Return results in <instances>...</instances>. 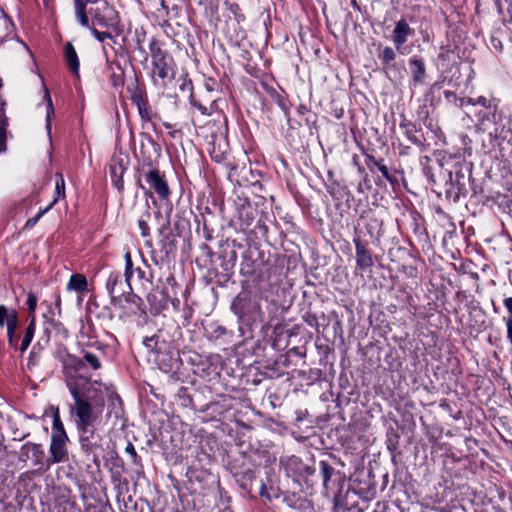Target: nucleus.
I'll return each mask as SVG.
<instances>
[{
  "mask_svg": "<svg viewBox=\"0 0 512 512\" xmlns=\"http://www.w3.org/2000/svg\"><path fill=\"white\" fill-rule=\"evenodd\" d=\"M56 183H55V197L53 201L49 204L51 208L60 200L65 198V180L63 174L61 172L56 173Z\"/></svg>",
  "mask_w": 512,
  "mask_h": 512,
  "instance_id": "4be33fe9",
  "label": "nucleus"
},
{
  "mask_svg": "<svg viewBox=\"0 0 512 512\" xmlns=\"http://www.w3.org/2000/svg\"><path fill=\"white\" fill-rule=\"evenodd\" d=\"M55 358L62 364L65 383L73 399V403L69 405V413L78 432L94 435L105 407L102 383L83 375V362L69 353L66 347H58Z\"/></svg>",
  "mask_w": 512,
  "mask_h": 512,
  "instance_id": "f257e3e1",
  "label": "nucleus"
},
{
  "mask_svg": "<svg viewBox=\"0 0 512 512\" xmlns=\"http://www.w3.org/2000/svg\"><path fill=\"white\" fill-rule=\"evenodd\" d=\"M461 105H472L475 106V99L471 97L461 99Z\"/></svg>",
  "mask_w": 512,
  "mask_h": 512,
  "instance_id": "a18cd8bd",
  "label": "nucleus"
},
{
  "mask_svg": "<svg viewBox=\"0 0 512 512\" xmlns=\"http://www.w3.org/2000/svg\"><path fill=\"white\" fill-rule=\"evenodd\" d=\"M67 441L68 436L66 432L61 431L58 434L51 435V443L49 447L50 456L46 460L48 467L52 464L65 462L68 460V452L66 449Z\"/></svg>",
  "mask_w": 512,
  "mask_h": 512,
  "instance_id": "423d86ee",
  "label": "nucleus"
},
{
  "mask_svg": "<svg viewBox=\"0 0 512 512\" xmlns=\"http://www.w3.org/2000/svg\"><path fill=\"white\" fill-rule=\"evenodd\" d=\"M256 209L250 205L242 206L239 210V219L243 229L249 228L255 219Z\"/></svg>",
  "mask_w": 512,
  "mask_h": 512,
  "instance_id": "6ab92c4d",
  "label": "nucleus"
},
{
  "mask_svg": "<svg viewBox=\"0 0 512 512\" xmlns=\"http://www.w3.org/2000/svg\"><path fill=\"white\" fill-rule=\"evenodd\" d=\"M152 63V79L156 85L166 87L175 77L174 59L162 48L160 43L153 39L149 44Z\"/></svg>",
  "mask_w": 512,
  "mask_h": 512,
  "instance_id": "20e7f679",
  "label": "nucleus"
},
{
  "mask_svg": "<svg viewBox=\"0 0 512 512\" xmlns=\"http://www.w3.org/2000/svg\"><path fill=\"white\" fill-rule=\"evenodd\" d=\"M503 303L509 313V317L507 319H512V297L505 298Z\"/></svg>",
  "mask_w": 512,
  "mask_h": 512,
  "instance_id": "79ce46f5",
  "label": "nucleus"
},
{
  "mask_svg": "<svg viewBox=\"0 0 512 512\" xmlns=\"http://www.w3.org/2000/svg\"><path fill=\"white\" fill-rule=\"evenodd\" d=\"M145 180L148 188L138 180V186L144 191L146 196L151 197L153 193L157 194L160 200H168L171 194L168 183L163 174L158 169H150L145 173Z\"/></svg>",
  "mask_w": 512,
  "mask_h": 512,
  "instance_id": "39448f33",
  "label": "nucleus"
},
{
  "mask_svg": "<svg viewBox=\"0 0 512 512\" xmlns=\"http://www.w3.org/2000/svg\"><path fill=\"white\" fill-rule=\"evenodd\" d=\"M91 32L99 42H104L106 39H113V36L109 32H101L95 28L91 29Z\"/></svg>",
  "mask_w": 512,
  "mask_h": 512,
  "instance_id": "c9c22d12",
  "label": "nucleus"
},
{
  "mask_svg": "<svg viewBox=\"0 0 512 512\" xmlns=\"http://www.w3.org/2000/svg\"><path fill=\"white\" fill-rule=\"evenodd\" d=\"M314 471L315 470L312 469V468H309V467L306 468V472H307L308 475H312L314 473Z\"/></svg>",
  "mask_w": 512,
  "mask_h": 512,
  "instance_id": "3c124183",
  "label": "nucleus"
},
{
  "mask_svg": "<svg viewBox=\"0 0 512 512\" xmlns=\"http://www.w3.org/2000/svg\"><path fill=\"white\" fill-rule=\"evenodd\" d=\"M35 329H36L35 316H33L31 321L29 322L28 326L26 327L25 334L22 338L21 345L19 347V350L21 353H24L28 349L29 345L31 344V341L34 337Z\"/></svg>",
  "mask_w": 512,
  "mask_h": 512,
  "instance_id": "aec40b11",
  "label": "nucleus"
},
{
  "mask_svg": "<svg viewBox=\"0 0 512 512\" xmlns=\"http://www.w3.org/2000/svg\"><path fill=\"white\" fill-rule=\"evenodd\" d=\"M501 34H502L501 29H496L492 32L491 37H490V44H491L492 48L498 52L503 51V44H502V40L500 38Z\"/></svg>",
  "mask_w": 512,
  "mask_h": 512,
  "instance_id": "c85d7f7f",
  "label": "nucleus"
},
{
  "mask_svg": "<svg viewBox=\"0 0 512 512\" xmlns=\"http://www.w3.org/2000/svg\"><path fill=\"white\" fill-rule=\"evenodd\" d=\"M20 461L32 460L34 466H42L45 460V452L42 445L35 443H26L20 449Z\"/></svg>",
  "mask_w": 512,
  "mask_h": 512,
  "instance_id": "0eeeda50",
  "label": "nucleus"
},
{
  "mask_svg": "<svg viewBox=\"0 0 512 512\" xmlns=\"http://www.w3.org/2000/svg\"><path fill=\"white\" fill-rule=\"evenodd\" d=\"M57 305H60V298H57Z\"/></svg>",
  "mask_w": 512,
  "mask_h": 512,
  "instance_id": "13d9d810",
  "label": "nucleus"
},
{
  "mask_svg": "<svg viewBox=\"0 0 512 512\" xmlns=\"http://www.w3.org/2000/svg\"><path fill=\"white\" fill-rule=\"evenodd\" d=\"M400 128L403 130L404 135L407 137V139L410 141V143L416 144V145L421 144V140L418 139V137L416 136L417 130L413 123L404 119L400 123Z\"/></svg>",
  "mask_w": 512,
  "mask_h": 512,
  "instance_id": "412c9836",
  "label": "nucleus"
},
{
  "mask_svg": "<svg viewBox=\"0 0 512 512\" xmlns=\"http://www.w3.org/2000/svg\"><path fill=\"white\" fill-rule=\"evenodd\" d=\"M319 470L323 480V486L325 489H328L329 481L332 475L334 474L335 470L327 461L324 460H321L319 462Z\"/></svg>",
  "mask_w": 512,
  "mask_h": 512,
  "instance_id": "b1692460",
  "label": "nucleus"
},
{
  "mask_svg": "<svg viewBox=\"0 0 512 512\" xmlns=\"http://www.w3.org/2000/svg\"><path fill=\"white\" fill-rule=\"evenodd\" d=\"M356 250V263L357 267L361 270L369 269L373 266V258L370 251L361 242L360 237H356L353 240Z\"/></svg>",
  "mask_w": 512,
  "mask_h": 512,
  "instance_id": "1a4fd4ad",
  "label": "nucleus"
},
{
  "mask_svg": "<svg viewBox=\"0 0 512 512\" xmlns=\"http://www.w3.org/2000/svg\"><path fill=\"white\" fill-rule=\"evenodd\" d=\"M51 209V205H48L46 208L40 210L36 216L28 219L24 225V229H31L33 228L36 223L40 220V218L47 213Z\"/></svg>",
  "mask_w": 512,
  "mask_h": 512,
  "instance_id": "2f4dec72",
  "label": "nucleus"
},
{
  "mask_svg": "<svg viewBox=\"0 0 512 512\" xmlns=\"http://www.w3.org/2000/svg\"><path fill=\"white\" fill-rule=\"evenodd\" d=\"M88 289V282L86 277L83 274H73L69 282L67 284V290L69 291H77V292H84Z\"/></svg>",
  "mask_w": 512,
  "mask_h": 512,
  "instance_id": "a211bd4d",
  "label": "nucleus"
},
{
  "mask_svg": "<svg viewBox=\"0 0 512 512\" xmlns=\"http://www.w3.org/2000/svg\"><path fill=\"white\" fill-rule=\"evenodd\" d=\"M125 451H126V453H128L131 456L133 463H135V464L139 463V457H138L135 447L133 446L132 443H130V442L128 443V445L125 448Z\"/></svg>",
  "mask_w": 512,
  "mask_h": 512,
  "instance_id": "58836bf2",
  "label": "nucleus"
},
{
  "mask_svg": "<svg viewBox=\"0 0 512 512\" xmlns=\"http://www.w3.org/2000/svg\"><path fill=\"white\" fill-rule=\"evenodd\" d=\"M150 217H151V214L149 212H147L144 216H142L138 220V227L141 231L142 237L150 236V227L148 224V220L150 219Z\"/></svg>",
  "mask_w": 512,
  "mask_h": 512,
  "instance_id": "7c9ffc66",
  "label": "nucleus"
},
{
  "mask_svg": "<svg viewBox=\"0 0 512 512\" xmlns=\"http://www.w3.org/2000/svg\"><path fill=\"white\" fill-rule=\"evenodd\" d=\"M409 71L414 85H422L424 83L427 73L423 59L418 56L411 57L409 59Z\"/></svg>",
  "mask_w": 512,
  "mask_h": 512,
  "instance_id": "9b49d317",
  "label": "nucleus"
},
{
  "mask_svg": "<svg viewBox=\"0 0 512 512\" xmlns=\"http://www.w3.org/2000/svg\"><path fill=\"white\" fill-rule=\"evenodd\" d=\"M396 58V53L391 47H385L379 54L382 64L389 65Z\"/></svg>",
  "mask_w": 512,
  "mask_h": 512,
  "instance_id": "c756f323",
  "label": "nucleus"
},
{
  "mask_svg": "<svg viewBox=\"0 0 512 512\" xmlns=\"http://www.w3.org/2000/svg\"><path fill=\"white\" fill-rule=\"evenodd\" d=\"M507 338L512 344V319H506Z\"/></svg>",
  "mask_w": 512,
  "mask_h": 512,
  "instance_id": "37998d69",
  "label": "nucleus"
},
{
  "mask_svg": "<svg viewBox=\"0 0 512 512\" xmlns=\"http://www.w3.org/2000/svg\"><path fill=\"white\" fill-rule=\"evenodd\" d=\"M17 325H18V323H13V324H10V325H8L6 327V329H7L8 345L11 348H14V349L17 348V341H18V337H17V334H16Z\"/></svg>",
  "mask_w": 512,
  "mask_h": 512,
  "instance_id": "cd10ccee",
  "label": "nucleus"
},
{
  "mask_svg": "<svg viewBox=\"0 0 512 512\" xmlns=\"http://www.w3.org/2000/svg\"><path fill=\"white\" fill-rule=\"evenodd\" d=\"M260 495H261V497H265L268 500L271 499L270 495L267 493V488H266V486L264 484H262V486H261Z\"/></svg>",
  "mask_w": 512,
  "mask_h": 512,
  "instance_id": "de8ad7c7",
  "label": "nucleus"
},
{
  "mask_svg": "<svg viewBox=\"0 0 512 512\" xmlns=\"http://www.w3.org/2000/svg\"><path fill=\"white\" fill-rule=\"evenodd\" d=\"M376 167L381 172L382 176L388 181H392V177L389 173V170L386 165L383 164V161L380 163H376Z\"/></svg>",
  "mask_w": 512,
  "mask_h": 512,
  "instance_id": "ea45409f",
  "label": "nucleus"
},
{
  "mask_svg": "<svg viewBox=\"0 0 512 512\" xmlns=\"http://www.w3.org/2000/svg\"><path fill=\"white\" fill-rule=\"evenodd\" d=\"M179 303V300L178 299H175V301L173 302L174 305L178 304Z\"/></svg>",
  "mask_w": 512,
  "mask_h": 512,
  "instance_id": "4d7b16f0",
  "label": "nucleus"
},
{
  "mask_svg": "<svg viewBox=\"0 0 512 512\" xmlns=\"http://www.w3.org/2000/svg\"><path fill=\"white\" fill-rule=\"evenodd\" d=\"M55 512H82L74 497L69 493H60L54 500Z\"/></svg>",
  "mask_w": 512,
  "mask_h": 512,
  "instance_id": "9d476101",
  "label": "nucleus"
},
{
  "mask_svg": "<svg viewBox=\"0 0 512 512\" xmlns=\"http://www.w3.org/2000/svg\"><path fill=\"white\" fill-rule=\"evenodd\" d=\"M207 90H211V85H207Z\"/></svg>",
  "mask_w": 512,
  "mask_h": 512,
  "instance_id": "bf43d9fd",
  "label": "nucleus"
},
{
  "mask_svg": "<svg viewBox=\"0 0 512 512\" xmlns=\"http://www.w3.org/2000/svg\"><path fill=\"white\" fill-rule=\"evenodd\" d=\"M412 33V29L405 20H399L393 31V42L398 51L406 43L408 36Z\"/></svg>",
  "mask_w": 512,
  "mask_h": 512,
  "instance_id": "f8f14e48",
  "label": "nucleus"
},
{
  "mask_svg": "<svg viewBox=\"0 0 512 512\" xmlns=\"http://www.w3.org/2000/svg\"><path fill=\"white\" fill-rule=\"evenodd\" d=\"M79 359L83 362L84 366L88 365L93 370H99L102 367V363H101L100 358L96 354H94L92 352L84 351L83 352V359H81V358H79ZM84 370H85V367L82 370V374L83 375H85L83 373Z\"/></svg>",
  "mask_w": 512,
  "mask_h": 512,
  "instance_id": "5701e85b",
  "label": "nucleus"
},
{
  "mask_svg": "<svg viewBox=\"0 0 512 512\" xmlns=\"http://www.w3.org/2000/svg\"><path fill=\"white\" fill-rule=\"evenodd\" d=\"M61 431L65 432V429H64L63 423L60 419L58 412H56L53 416V432H52V434H58Z\"/></svg>",
  "mask_w": 512,
  "mask_h": 512,
  "instance_id": "72a5a7b5",
  "label": "nucleus"
},
{
  "mask_svg": "<svg viewBox=\"0 0 512 512\" xmlns=\"http://www.w3.org/2000/svg\"><path fill=\"white\" fill-rule=\"evenodd\" d=\"M109 70L111 71L110 74V81L114 87H121L124 84V78H123V72L121 71L120 67L117 66L118 71L114 70L113 63L108 62L107 63Z\"/></svg>",
  "mask_w": 512,
  "mask_h": 512,
  "instance_id": "393cba45",
  "label": "nucleus"
},
{
  "mask_svg": "<svg viewBox=\"0 0 512 512\" xmlns=\"http://www.w3.org/2000/svg\"><path fill=\"white\" fill-rule=\"evenodd\" d=\"M34 358V352H31L30 354V360H32Z\"/></svg>",
  "mask_w": 512,
  "mask_h": 512,
  "instance_id": "6e6d98bb",
  "label": "nucleus"
},
{
  "mask_svg": "<svg viewBox=\"0 0 512 512\" xmlns=\"http://www.w3.org/2000/svg\"><path fill=\"white\" fill-rule=\"evenodd\" d=\"M49 2H50V0H43V3L45 6H48Z\"/></svg>",
  "mask_w": 512,
  "mask_h": 512,
  "instance_id": "5fc2aeb1",
  "label": "nucleus"
},
{
  "mask_svg": "<svg viewBox=\"0 0 512 512\" xmlns=\"http://www.w3.org/2000/svg\"><path fill=\"white\" fill-rule=\"evenodd\" d=\"M219 512H232V510L229 507H225L222 510H220Z\"/></svg>",
  "mask_w": 512,
  "mask_h": 512,
  "instance_id": "603ef678",
  "label": "nucleus"
},
{
  "mask_svg": "<svg viewBox=\"0 0 512 512\" xmlns=\"http://www.w3.org/2000/svg\"><path fill=\"white\" fill-rule=\"evenodd\" d=\"M27 306H28V310L31 313L35 312L36 307H37V297L33 293L28 294Z\"/></svg>",
  "mask_w": 512,
  "mask_h": 512,
  "instance_id": "4c0bfd02",
  "label": "nucleus"
},
{
  "mask_svg": "<svg viewBox=\"0 0 512 512\" xmlns=\"http://www.w3.org/2000/svg\"><path fill=\"white\" fill-rule=\"evenodd\" d=\"M504 26H511L512 30V0H494Z\"/></svg>",
  "mask_w": 512,
  "mask_h": 512,
  "instance_id": "4468645a",
  "label": "nucleus"
},
{
  "mask_svg": "<svg viewBox=\"0 0 512 512\" xmlns=\"http://www.w3.org/2000/svg\"><path fill=\"white\" fill-rule=\"evenodd\" d=\"M207 90H211V85H207Z\"/></svg>",
  "mask_w": 512,
  "mask_h": 512,
  "instance_id": "052dcab7",
  "label": "nucleus"
},
{
  "mask_svg": "<svg viewBox=\"0 0 512 512\" xmlns=\"http://www.w3.org/2000/svg\"><path fill=\"white\" fill-rule=\"evenodd\" d=\"M224 5L230 11V13L234 16L235 20L239 23L245 19L244 15L241 13L239 5L231 0H225Z\"/></svg>",
  "mask_w": 512,
  "mask_h": 512,
  "instance_id": "bb28decb",
  "label": "nucleus"
},
{
  "mask_svg": "<svg viewBox=\"0 0 512 512\" xmlns=\"http://www.w3.org/2000/svg\"><path fill=\"white\" fill-rule=\"evenodd\" d=\"M147 301L149 302L151 309L159 313L168 306L169 296L166 290H156L147 295Z\"/></svg>",
  "mask_w": 512,
  "mask_h": 512,
  "instance_id": "ddd939ff",
  "label": "nucleus"
},
{
  "mask_svg": "<svg viewBox=\"0 0 512 512\" xmlns=\"http://www.w3.org/2000/svg\"><path fill=\"white\" fill-rule=\"evenodd\" d=\"M125 260V279L122 280L119 272H111L106 281V289L111 297L113 305L121 304L124 299L126 302H131L139 306L140 298L132 293L131 278L133 276V261L131 253L127 251L124 255Z\"/></svg>",
  "mask_w": 512,
  "mask_h": 512,
  "instance_id": "7ed1b4c3",
  "label": "nucleus"
},
{
  "mask_svg": "<svg viewBox=\"0 0 512 512\" xmlns=\"http://www.w3.org/2000/svg\"><path fill=\"white\" fill-rule=\"evenodd\" d=\"M167 283L172 287L176 285V280L173 275H170L167 279Z\"/></svg>",
  "mask_w": 512,
  "mask_h": 512,
  "instance_id": "8fccbe9b",
  "label": "nucleus"
},
{
  "mask_svg": "<svg viewBox=\"0 0 512 512\" xmlns=\"http://www.w3.org/2000/svg\"><path fill=\"white\" fill-rule=\"evenodd\" d=\"M136 272L139 279L145 278V271L141 269L140 267H133V273Z\"/></svg>",
  "mask_w": 512,
  "mask_h": 512,
  "instance_id": "49530a36",
  "label": "nucleus"
},
{
  "mask_svg": "<svg viewBox=\"0 0 512 512\" xmlns=\"http://www.w3.org/2000/svg\"><path fill=\"white\" fill-rule=\"evenodd\" d=\"M80 434V442L82 448L85 450H90L94 446L91 442V439L94 437V435H91L90 433H79Z\"/></svg>",
  "mask_w": 512,
  "mask_h": 512,
  "instance_id": "473e14b6",
  "label": "nucleus"
},
{
  "mask_svg": "<svg viewBox=\"0 0 512 512\" xmlns=\"http://www.w3.org/2000/svg\"><path fill=\"white\" fill-rule=\"evenodd\" d=\"M4 144H5L4 131L2 129H0V150L3 148Z\"/></svg>",
  "mask_w": 512,
  "mask_h": 512,
  "instance_id": "09e8293b",
  "label": "nucleus"
},
{
  "mask_svg": "<svg viewBox=\"0 0 512 512\" xmlns=\"http://www.w3.org/2000/svg\"><path fill=\"white\" fill-rule=\"evenodd\" d=\"M74 13L79 24L90 28L88 14L100 26L108 27L117 24V13L107 0H73Z\"/></svg>",
  "mask_w": 512,
  "mask_h": 512,
  "instance_id": "f03ea898",
  "label": "nucleus"
},
{
  "mask_svg": "<svg viewBox=\"0 0 512 512\" xmlns=\"http://www.w3.org/2000/svg\"><path fill=\"white\" fill-rule=\"evenodd\" d=\"M128 159L122 156H114L110 165V175L114 186L121 191L123 189V176L127 169Z\"/></svg>",
  "mask_w": 512,
  "mask_h": 512,
  "instance_id": "6e6552de",
  "label": "nucleus"
},
{
  "mask_svg": "<svg viewBox=\"0 0 512 512\" xmlns=\"http://www.w3.org/2000/svg\"><path fill=\"white\" fill-rule=\"evenodd\" d=\"M382 162V160H377L374 156L372 155H367L366 156V164L368 166H370L371 164H373L374 166H376V163H380Z\"/></svg>",
  "mask_w": 512,
  "mask_h": 512,
  "instance_id": "c03bdc74",
  "label": "nucleus"
},
{
  "mask_svg": "<svg viewBox=\"0 0 512 512\" xmlns=\"http://www.w3.org/2000/svg\"><path fill=\"white\" fill-rule=\"evenodd\" d=\"M44 98L47 101V112H46V129L48 133H50L51 130V117L54 115V107L52 103L51 96L49 94L48 89H45Z\"/></svg>",
  "mask_w": 512,
  "mask_h": 512,
  "instance_id": "a878e982",
  "label": "nucleus"
},
{
  "mask_svg": "<svg viewBox=\"0 0 512 512\" xmlns=\"http://www.w3.org/2000/svg\"><path fill=\"white\" fill-rule=\"evenodd\" d=\"M132 102L137 106L139 115L142 120L149 121L151 119L150 110L147 100L144 99L141 93H135L132 96Z\"/></svg>",
  "mask_w": 512,
  "mask_h": 512,
  "instance_id": "f3484780",
  "label": "nucleus"
},
{
  "mask_svg": "<svg viewBox=\"0 0 512 512\" xmlns=\"http://www.w3.org/2000/svg\"><path fill=\"white\" fill-rule=\"evenodd\" d=\"M86 337H88V333L85 331V327H82L79 333V343L84 346H93L96 343V341H91L90 339L85 341Z\"/></svg>",
  "mask_w": 512,
  "mask_h": 512,
  "instance_id": "e433bc0d",
  "label": "nucleus"
},
{
  "mask_svg": "<svg viewBox=\"0 0 512 512\" xmlns=\"http://www.w3.org/2000/svg\"><path fill=\"white\" fill-rule=\"evenodd\" d=\"M190 102L201 112L202 115H210L208 107L197 101L193 94L190 95Z\"/></svg>",
  "mask_w": 512,
  "mask_h": 512,
  "instance_id": "f704fd0d",
  "label": "nucleus"
},
{
  "mask_svg": "<svg viewBox=\"0 0 512 512\" xmlns=\"http://www.w3.org/2000/svg\"><path fill=\"white\" fill-rule=\"evenodd\" d=\"M352 5H353L355 8L359 9V6L357 5L356 0H352Z\"/></svg>",
  "mask_w": 512,
  "mask_h": 512,
  "instance_id": "864d4df0",
  "label": "nucleus"
},
{
  "mask_svg": "<svg viewBox=\"0 0 512 512\" xmlns=\"http://www.w3.org/2000/svg\"><path fill=\"white\" fill-rule=\"evenodd\" d=\"M475 105H480V106H483L485 108H490L491 107V100L487 99L484 96H479V97H477L475 99Z\"/></svg>",
  "mask_w": 512,
  "mask_h": 512,
  "instance_id": "a19ab883",
  "label": "nucleus"
},
{
  "mask_svg": "<svg viewBox=\"0 0 512 512\" xmlns=\"http://www.w3.org/2000/svg\"><path fill=\"white\" fill-rule=\"evenodd\" d=\"M64 52H65V60H66V63L68 65L70 71L73 74L78 76V74H79V59H78V56H77L74 46L70 42L66 43Z\"/></svg>",
  "mask_w": 512,
  "mask_h": 512,
  "instance_id": "2eb2a0df",
  "label": "nucleus"
},
{
  "mask_svg": "<svg viewBox=\"0 0 512 512\" xmlns=\"http://www.w3.org/2000/svg\"><path fill=\"white\" fill-rule=\"evenodd\" d=\"M13 323H18V313L16 310L0 305V328L7 327Z\"/></svg>",
  "mask_w": 512,
  "mask_h": 512,
  "instance_id": "dca6fc26",
  "label": "nucleus"
}]
</instances>
